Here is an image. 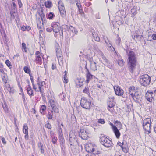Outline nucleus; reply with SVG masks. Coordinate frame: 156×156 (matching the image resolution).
I'll use <instances>...</instances> for the list:
<instances>
[{
	"instance_id": "1",
	"label": "nucleus",
	"mask_w": 156,
	"mask_h": 156,
	"mask_svg": "<svg viewBox=\"0 0 156 156\" xmlns=\"http://www.w3.org/2000/svg\"><path fill=\"white\" fill-rule=\"evenodd\" d=\"M126 52L128 56L127 64L129 70L133 72L137 64L136 55L133 51L127 49Z\"/></svg>"
},
{
	"instance_id": "2",
	"label": "nucleus",
	"mask_w": 156,
	"mask_h": 156,
	"mask_svg": "<svg viewBox=\"0 0 156 156\" xmlns=\"http://www.w3.org/2000/svg\"><path fill=\"white\" fill-rule=\"evenodd\" d=\"M151 80V77L147 74H145L140 76L139 81L142 85L147 86L149 84Z\"/></svg>"
},
{
	"instance_id": "3",
	"label": "nucleus",
	"mask_w": 156,
	"mask_h": 156,
	"mask_svg": "<svg viewBox=\"0 0 156 156\" xmlns=\"http://www.w3.org/2000/svg\"><path fill=\"white\" fill-rule=\"evenodd\" d=\"M100 141L101 143L105 147H109L112 146L113 144L112 141L105 136L101 137Z\"/></svg>"
},
{
	"instance_id": "4",
	"label": "nucleus",
	"mask_w": 156,
	"mask_h": 156,
	"mask_svg": "<svg viewBox=\"0 0 156 156\" xmlns=\"http://www.w3.org/2000/svg\"><path fill=\"white\" fill-rule=\"evenodd\" d=\"M81 106L86 109H90L91 105V101L85 98H82L80 102Z\"/></svg>"
},
{
	"instance_id": "5",
	"label": "nucleus",
	"mask_w": 156,
	"mask_h": 156,
	"mask_svg": "<svg viewBox=\"0 0 156 156\" xmlns=\"http://www.w3.org/2000/svg\"><path fill=\"white\" fill-rule=\"evenodd\" d=\"M69 140L71 145H76L78 144L76 140V137L75 134L71 131L69 134Z\"/></svg>"
},
{
	"instance_id": "6",
	"label": "nucleus",
	"mask_w": 156,
	"mask_h": 156,
	"mask_svg": "<svg viewBox=\"0 0 156 156\" xmlns=\"http://www.w3.org/2000/svg\"><path fill=\"white\" fill-rule=\"evenodd\" d=\"M90 133V131L86 128L81 129L79 133V136L83 140H87L88 138V135Z\"/></svg>"
},
{
	"instance_id": "7",
	"label": "nucleus",
	"mask_w": 156,
	"mask_h": 156,
	"mask_svg": "<svg viewBox=\"0 0 156 156\" xmlns=\"http://www.w3.org/2000/svg\"><path fill=\"white\" fill-rule=\"evenodd\" d=\"M35 62L37 64L41 65L42 63L41 57H43V55L38 51L35 53Z\"/></svg>"
},
{
	"instance_id": "8",
	"label": "nucleus",
	"mask_w": 156,
	"mask_h": 156,
	"mask_svg": "<svg viewBox=\"0 0 156 156\" xmlns=\"http://www.w3.org/2000/svg\"><path fill=\"white\" fill-rule=\"evenodd\" d=\"M37 82L39 89V91L42 94L44 91V88L46 87V83L44 81H40L39 78L37 81Z\"/></svg>"
},
{
	"instance_id": "9",
	"label": "nucleus",
	"mask_w": 156,
	"mask_h": 156,
	"mask_svg": "<svg viewBox=\"0 0 156 156\" xmlns=\"http://www.w3.org/2000/svg\"><path fill=\"white\" fill-rule=\"evenodd\" d=\"M117 145L120 146L122 151L124 153H126L128 152L129 147L128 144L126 142H122V143L120 142H118L117 143Z\"/></svg>"
},
{
	"instance_id": "10",
	"label": "nucleus",
	"mask_w": 156,
	"mask_h": 156,
	"mask_svg": "<svg viewBox=\"0 0 156 156\" xmlns=\"http://www.w3.org/2000/svg\"><path fill=\"white\" fill-rule=\"evenodd\" d=\"M48 104L52 108V109L54 111L55 113H58L59 109L56 106V103L53 99L50 100Z\"/></svg>"
},
{
	"instance_id": "11",
	"label": "nucleus",
	"mask_w": 156,
	"mask_h": 156,
	"mask_svg": "<svg viewBox=\"0 0 156 156\" xmlns=\"http://www.w3.org/2000/svg\"><path fill=\"white\" fill-rule=\"evenodd\" d=\"M154 94L152 91H148L146 94V98L147 100L150 102H151L154 100Z\"/></svg>"
},
{
	"instance_id": "12",
	"label": "nucleus",
	"mask_w": 156,
	"mask_h": 156,
	"mask_svg": "<svg viewBox=\"0 0 156 156\" xmlns=\"http://www.w3.org/2000/svg\"><path fill=\"white\" fill-rule=\"evenodd\" d=\"M115 94L119 96H122L123 94V90L119 86H115L114 87Z\"/></svg>"
},
{
	"instance_id": "13",
	"label": "nucleus",
	"mask_w": 156,
	"mask_h": 156,
	"mask_svg": "<svg viewBox=\"0 0 156 156\" xmlns=\"http://www.w3.org/2000/svg\"><path fill=\"white\" fill-rule=\"evenodd\" d=\"M51 27L54 32L58 33L59 31L60 25L58 22H53L51 24Z\"/></svg>"
},
{
	"instance_id": "14",
	"label": "nucleus",
	"mask_w": 156,
	"mask_h": 156,
	"mask_svg": "<svg viewBox=\"0 0 156 156\" xmlns=\"http://www.w3.org/2000/svg\"><path fill=\"white\" fill-rule=\"evenodd\" d=\"M28 128L27 124H24L23 127V132L25 134L24 136V138L26 140H27L29 139V135L28 133Z\"/></svg>"
},
{
	"instance_id": "15",
	"label": "nucleus",
	"mask_w": 156,
	"mask_h": 156,
	"mask_svg": "<svg viewBox=\"0 0 156 156\" xmlns=\"http://www.w3.org/2000/svg\"><path fill=\"white\" fill-rule=\"evenodd\" d=\"M86 82L87 84L90 81L93 79V77H95L94 76L90 74L88 69H87V73H86Z\"/></svg>"
},
{
	"instance_id": "16",
	"label": "nucleus",
	"mask_w": 156,
	"mask_h": 156,
	"mask_svg": "<svg viewBox=\"0 0 156 156\" xmlns=\"http://www.w3.org/2000/svg\"><path fill=\"white\" fill-rule=\"evenodd\" d=\"M84 79L81 78H77L75 80V83L78 87H80L83 85Z\"/></svg>"
},
{
	"instance_id": "17",
	"label": "nucleus",
	"mask_w": 156,
	"mask_h": 156,
	"mask_svg": "<svg viewBox=\"0 0 156 156\" xmlns=\"http://www.w3.org/2000/svg\"><path fill=\"white\" fill-rule=\"evenodd\" d=\"M86 151L87 152L89 153H91L95 148L93 145L91 143L87 144L85 147Z\"/></svg>"
},
{
	"instance_id": "18",
	"label": "nucleus",
	"mask_w": 156,
	"mask_h": 156,
	"mask_svg": "<svg viewBox=\"0 0 156 156\" xmlns=\"http://www.w3.org/2000/svg\"><path fill=\"white\" fill-rule=\"evenodd\" d=\"M26 88L27 93L29 95L30 97L33 96L34 94L31 86L30 85H28L26 87Z\"/></svg>"
},
{
	"instance_id": "19",
	"label": "nucleus",
	"mask_w": 156,
	"mask_h": 156,
	"mask_svg": "<svg viewBox=\"0 0 156 156\" xmlns=\"http://www.w3.org/2000/svg\"><path fill=\"white\" fill-rule=\"evenodd\" d=\"M58 6L59 10L61 13V11L64 12L65 7L61 1H59L58 3Z\"/></svg>"
},
{
	"instance_id": "20",
	"label": "nucleus",
	"mask_w": 156,
	"mask_h": 156,
	"mask_svg": "<svg viewBox=\"0 0 156 156\" xmlns=\"http://www.w3.org/2000/svg\"><path fill=\"white\" fill-rule=\"evenodd\" d=\"M90 67L93 71H96L97 69V66L96 63L93 61H90Z\"/></svg>"
},
{
	"instance_id": "21",
	"label": "nucleus",
	"mask_w": 156,
	"mask_h": 156,
	"mask_svg": "<svg viewBox=\"0 0 156 156\" xmlns=\"http://www.w3.org/2000/svg\"><path fill=\"white\" fill-rule=\"evenodd\" d=\"M37 23L38 29H41L43 27V24L42 18H38L37 19Z\"/></svg>"
},
{
	"instance_id": "22",
	"label": "nucleus",
	"mask_w": 156,
	"mask_h": 156,
	"mask_svg": "<svg viewBox=\"0 0 156 156\" xmlns=\"http://www.w3.org/2000/svg\"><path fill=\"white\" fill-rule=\"evenodd\" d=\"M144 129L146 131V133L147 132V133L149 134L150 133V129L151 124H147V125H143Z\"/></svg>"
},
{
	"instance_id": "23",
	"label": "nucleus",
	"mask_w": 156,
	"mask_h": 156,
	"mask_svg": "<svg viewBox=\"0 0 156 156\" xmlns=\"http://www.w3.org/2000/svg\"><path fill=\"white\" fill-rule=\"evenodd\" d=\"M54 111L52 110H49L48 111V114L47 115V117L49 119H53V116L54 113Z\"/></svg>"
},
{
	"instance_id": "24",
	"label": "nucleus",
	"mask_w": 156,
	"mask_h": 156,
	"mask_svg": "<svg viewBox=\"0 0 156 156\" xmlns=\"http://www.w3.org/2000/svg\"><path fill=\"white\" fill-rule=\"evenodd\" d=\"M29 76L30 77V80L32 83V85L33 86V88L35 90V91L38 92V89L37 88V87L34 84L33 76H32L31 74H30Z\"/></svg>"
},
{
	"instance_id": "25",
	"label": "nucleus",
	"mask_w": 156,
	"mask_h": 156,
	"mask_svg": "<svg viewBox=\"0 0 156 156\" xmlns=\"http://www.w3.org/2000/svg\"><path fill=\"white\" fill-rule=\"evenodd\" d=\"M39 108L40 112L43 115H44L46 109V106L45 105H41L40 106Z\"/></svg>"
},
{
	"instance_id": "26",
	"label": "nucleus",
	"mask_w": 156,
	"mask_h": 156,
	"mask_svg": "<svg viewBox=\"0 0 156 156\" xmlns=\"http://www.w3.org/2000/svg\"><path fill=\"white\" fill-rule=\"evenodd\" d=\"M56 56L58 58V60L59 63H60V61L61 62L62 61V54L61 50H59V51L56 52Z\"/></svg>"
},
{
	"instance_id": "27",
	"label": "nucleus",
	"mask_w": 156,
	"mask_h": 156,
	"mask_svg": "<svg viewBox=\"0 0 156 156\" xmlns=\"http://www.w3.org/2000/svg\"><path fill=\"white\" fill-rule=\"evenodd\" d=\"M129 90L130 94L131 95V96L133 98V99H134V98L135 97V95L133 94V93L132 92H135V87H134L133 86L129 88Z\"/></svg>"
},
{
	"instance_id": "28",
	"label": "nucleus",
	"mask_w": 156,
	"mask_h": 156,
	"mask_svg": "<svg viewBox=\"0 0 156 156\" xmlns=\"http://www.w3.org/2000/svg\"><path fill=\"white\" fill-rule=\"evenodd\" d=\"M113 130L114 131L116 138L118 139L119 138L120 135V133L117 128V127L115 128Z\"/></svg>"
},
{
	"instance_id": "29",
	"label": "nucleus",
	"mask_w": 156,
	"mask_h": 156,
	"mask_svg": "<svg viewBox=\"0 0 156 156\" xmlns=\"http://www.w3.org/2000/svg\"><path fill=\"white\" fill-rule=\"evenodd\" d=\"M103 38L104 40L105 43L107 44V45L108 46V47L111 48L112 46V45L111 44L110 41L108 40L107 37H103Z\"/></svg>"
},
{
	"instance_id": "30",
	"label": "nucleus",
	"mask_w": 156,
	"mask_h": 156,
	"mask_svg": "<svg viewBox=\"0 0 156 156\" xmlns=\"http://www.w3.org/2000/svg\"><path fill=\"white\" fill-rule=\"evenodd\" d=\"M151 119L150 118H147L145 119L143 121V125H147V124H151Z\"/></svg>"
},
{
	"instance_id": "31",
	"label": "nucleus",
	"mask_w": 156,
	"mask_h": 156,
	"mask_svg": "<svg viewBox=\"0 0 156 156\" xmlns=\"http://www.w3.org/2000/svg\"><path fill=\"white\" fill-rule=\"evenodd\" d=\"M5 87L7 90L10 93H13V89L10 87V85L7 84L5 85Z\"/></svg>"
},
{
	"instance_id": "32",
	"label": "nucleus",
	"mask_w": 156,
	"mask_h": 156,
	"mask_svg": "<svg viewBox=\"0 0 156 156\" xmlns=\"http://www.w3.org/2000/svg\"><path fill=\"white\" fill-rule=\"evenodd\" d=\"M23 70L24 71L27 73L31 74L30 73L31 70L30 69V67H28L27 66H25L23 68Z\"/></svg>"
},
{
	"instance_id": "33",
	"label": "nucleus",
	"mask_w": 156,
	"mask_h": 156,
	"mask_svg": "<svg viewBox=\"0 0 156 156\" xmlns=\"http://www.w3.org/2000/svg\"><path fill=\"white\" fill-rule=\"evenodd\" d=\"M38 146L40 148V150L42 154L44 153V146L41 143H39L38 144Z\"/></svg>"
},
{
	"instance_id": "34",
	"label": "nucleus",
	"mask_w": 156,
	"mask_h": 156,
	"mask_svg": "<svg viewBox=\"0 0 156 156\" xmlns=\"http://www.w3.org/2000/svg\"><path fill=\"white\" fill-rule=\"evenodd\" d=\"M142 37V35H139L137 33H136L134 34L133 39L136 41L139 40Z\"/></svg>"
},
{
	"instance_id": "35",
	"label": "nucleus",
	"mask_w": 156,
	"mask_h": 156,
	"mask_svg": "<svg viewBox=\"0 0 156 156\" xmlns=\"http://www.w3.org/2000/svg\"><path fill=\"white\" fill-rule=\"evenodd\" d=\"M1 77L3 81L6 84L7 83L8 80V77L7 74L4 75H1Z\"/></svg>"
},
{
	"instance_id": "36",
	"label": "nucleus",
	"mask_w": 156,
	"mask_h": 156,
	"mask_svg": "<svg viewBox=\"0 0 156 156\" xmlns=\"http://www.w3.org/2000/svg\"><path fill=\"white\" fill-rule=\"evenodd\" d=\"M3 108L5 113H8L9 112V108L6 102H4V104L2 105Z\"/></svg>"
},
{
	"instance_id": "37",
	"label": "nucleus",
	"mask_w": 156,
	"mask_h": 156,
	"mask_svg": "<svg viewBox=\"0 0 156 156\" xmlns=\"http://www.w3.org/2000/svg\"><path fill=\"white\" fill-rule=\"evenodd\" d=\"M51 141L53 144H55L56 143L57 138L56 136H54V135L52 134L51 136Z\"/></svg>"
},
{
	"instance_id": "38",
	"label": "nucleus",
	"mask_w": 156,
	"mask_h": 156,
	"mask_svg": "<svg viewBox=\"0 0 156 156\" xmlns=\"http://www.w3.org/2000/svg\"><path fill=\"white\" fill-rule=\"evenodd\" d=\"M92 35L94 37V39L97 41H99L100 38L98 36V35L95 32L92 33Z\"/></svg>"
},
{
	"instance_id": "39",
	"label": "nucleus",
	"mask_w": 156,
	"mask_h": 156,
	"mask_svg": "<svg viewBox=\"0 0 156 156\" xmlns=\"http://www.w3.org/2000/svg\"><path fill=\"white\" fill-rule=\"evenodd\" d=\"M2 38L3 41L4 43L5 44H6V45L8 46V42L9 41V40L6 37V34L4 32V34H3V36H2Z\"/></svg>"
},
{
	"instance_id": "40",
	"label": "nucleus",
	"mask_w": 156,
	"mask_h": 156,
	"mask_svg": "<svg viewBox=\"0 0 156 156\" xmlns=\"http://www.w3.org/2000/svg\"><path fill=\"white\" fill-rule=\"evenodd\" d=\"M83 92L88 95L90 94L89 87L88 86H86L83 90Z\"/></svg>"
},
{
	"instance_id": "41",
	"label": "nucleus",
	"mask_w": 156,
	"mask_h": 156,
	"mask_svg": "<svg viewBox=\"0 0 156 156\" xmlns=\"http://www.w3.org/2000/svg\"><path fill=\"white\" fill-rule=\"evenodd\" d=\"M22 49L23 52H27V48L26 44L24 43H22Z\"/></svg>"
},
{
	"instance_id": "42",
	"label": "nucleus",
	"mask_w": 156,
	"mask_h": 156,
	"mask_svg": "<svg viewBox=\"0 0 156 156\" xmlns=\"http://www.w3.org/2000/svg\"><path fill=\"white\" fill-rule=\"evenodd\" d=\"M5 63L7 66L10 69L12 68V65L10 61L9 60H6Z\"/></svg>"
},
{
	"instance_id": "43",
	"label": "nucleus",
	"mask_w": 156,
	"mask_h": 156,
	"mask_svg": "<svg viewBox=\"0 0 156 156\" xmlns=\"http://www.w3.org/2000/svg\"><path fill=\"white\" fill-rule=\"evenodd\" d=\"M52 3L50 1H47L45 3V6L47 8H50L51 6Z\"/></svg>"
},
{
	"instance_id": "44",
	"label": "nucleus",
	"mask_w": 156,
	"mask_h": 156,
	"mask_svg": "<svg viewBox=\"0 0 156 156\" xmlns=\"http://www.w3.org/2000/svg\"><path fill=\"white\" fill-rule=\"evenodd\" d=\"M55 16L54 14V13L50 12L48 15L47 18L49 20L52 19L54 16Z\"/></svg>"
},
{
	"instance_id": "45",
	"label": "nucleus",
	"mask_w": 156,
	"mask_h": 156,
	"mask_svg": "<svg viewBox=\"0 0 156 156\" xmlns=\"http://www.w3.org/2000/svg\"><path fill=\"white\" fill-rule=\"evenodd\" d=\"M106 66H107L110 69H112L113 68V66L112 63L110 62L109 61L107 63L105 64Z\"/></svg>"
},
{
	"instance_id": "46",
	"label": "nucleus",
	"mask_w": 156,
	"mask_h": 156,
	"mask_svg": "<svg viewBox=\"0 0 156 156\" xmlns=\"http://www.w3.org/2000/svg\"><path fill=\"white\" fill-rule=\"evenodd\" d=\"M59 96L62 100L64 101L66 99V95L65 94L62 92V93L60 94Z\"/></svg>"
},
{
	"instance_id": "47",
	"label": "nucleus",
	"mask_w": 156,
	"mask_h": 156,
	"mask_svg": "<svg viewBox=\"0 0 156 156\" xmlns=\"http://www.w3.org/2000/svg\"><path fill=\"white\" fill-rule=\"evenodd\" d=\"M39 15L41 16V18H42V20H43V19L45 18V15L44 14L42 10H41V12L39 13Z\"/></svg>"
},
{
	"instance_id": "48",
	"label": "nucleus",
	"mask_w": 156,
	"mask_h": 156,
	"mask_svg": "<svg viewBox=\"0 0 156 156\" xmlns=\"http://www.w3.org/2000/svg\"><path fill=\"white\" fill-rule=\"evenodd\" d=\"M70 29L71 30L72 32L73 33L76 34L77 33V31L76 30L74 27H73L72 26H71L70 27Z\"/></svg>"
},
{
	"instance_id": "49",
	"label": "nucleus",
	"mask_w": 156,
	"mask_h": 156,
	"mask_svg": "<svg viewBox=\"0 0 156 156\" xmlns=\"http://www.w3.org/2000/svg\"><path fill=\"white\" fill-rule=\"evenodd\" d=\"M118 63L119 66H122L124 65V61L123 59H122L119 60Z\"/></svg>"
},
{
	"instance_id": "50",
	"label": "nucleus",
	"mask_w": 156,
	"mask_h": 156,
	"mask_svg": "<svg viewBox=\"0 0 156 156\" xmlns=\"http://www.w3.org/2000/svg\"><path fill=\"white\" fill-rule=\"evenodd\" d=\"M60 140V142L61 144H63L65 143V140L63 137L59 138Z\"/></svg>"
},
{
	"instance_id": "51",
	"label": "nucleus",
	"mask_w": 156,
	"mask_h": 156,
	"mask_svg": "<svg viewBox=\"0 0 156 156\" xmlns=\"http://www.w3.org/2000/svg\"><path fill=\"white\" fill-rule=\"evenodd\" d=\"M93 154H98L100 153V152L99 151H98L97 150H96L95 149L92 152Z\"/></svg>"
},
{
	"instance_id": "52",
	"label": "nucleus",
	"mask_w": 156,
	"mask_h": 156,
	"mask_svg": "<svg viewBox=\"0 0 156 156\" xmlns=\"http://www.w3.org/2000/svg\"><path fill=\"white\" fill-rule=\"evenodd\" d=\"M102 59L103 60V62H104L105 64L106 63H107L108 62V60L106 58V57L105 56H103L102 57Z\"/></svg>"
},
{
	"instance_id": "53",
	"label": "nucleus",
	"mask_w": 156,
	"mask_h": 156,
	"mask_svg": "<svg viewBox=\"0 0 156 156\" xmlns=\"http://www.w3.org/2000/svg\"><path fill=\"white\" fill-rule=\"evenodd\" d=\"M112 102L111 101L109 102V103L108 104V107L110 108H112L114 106V105Z\"/></svg>"
},
{
	"instance_id": "54",
	"label": "nucleus",
	"mask_w": 156,
	"mask_h": 156,
	"mask_svg": "<svg viewBox=\"0 0 156 156\" xmlns=\"http://www.w3.org/2000/svg\"><path fill=\"white\" fill-rule=\"evenodd\" d=\"M63 137V135L62 132V130L61 129V130L59 131V136L58 138L60 137Z\"/></svg>"
},
{
	"instance_id": "55",
	"label": "nucleus",
	"mask_w": 156,
	"mask_h": 156,
	"mask_svg": "<svg viewBox=\"0 0 156 156\" xmlns=\"http://www.w3.org/2000/svg\"><path fill=\"white\" fill-rule=\"evenodd\" d=\"M45 127L48 129H51V125L49 123H48L46 124H45Z\"/></svg>"
},
{
	"instance_id": "56",
	"label": "nucleus",
	"mask_w": 156,
	"mask_h": 156,
	"mask_svg": "<svg viewBox=\"0 0 156 156\" xmlns=\"http://www.w3.org/2000/svg\"><path fill=\"white\" fill-rule=\"evenodd\" d=\"M55 50L56 52L59 51V50H61L59 46L58 45H55Z\"/></svg>"
},
{
	"instance_id": "57",
	"label": "nucleus",
	"mask_w": 156,
	"mask_h": 156,
	"mask_svg": "<svg viewBox=\"0 0 156 156\" xmlns=\"http://www.w3.org/2000/svg\"><path fill=\"white\" fill-rule=\"evenodd\" d=\"M98 122L102 124H104L105 123V122L104 119H100L98 120Z\"/></svg>"
},
{
	"instance_id": "58",
	"label": "nucleus",
	"mask_w": 156,
	"mask_h": 156,
	"mask_svg": "<svg viewBox=\"0 0 156 156\" xmlns=\"http://www.w3.org/2000/svg\"><path fill=\"white\" fill-rule=\"evenodd\" d=\"M4 66L1 63H0V73L4 70Z\"/></svg>"
},
{
	"instance_id": "59",
	"label": "nucleus",
	"mask_w": 156,
	"mask_h": 156,
	"mask_svg": "<svg viewBox=\"0 0 156 156\" xmlns=\"http://www.w3.org/2000/svg\"><path fill=\"white\" fill-rule=\"evenodd\" d=\"M115 125L116 126H121L122 124L119 121L117 120L116 121H115Z\"/></svg>"
},
{
	"instance_id": "60",
	"label": "nucleus",
	"mask_w": 156,
	"mask_h": 156,
	"mask_svg": "<svg viewBox=\"0 0 156 156\" xmlns=\"http://www.w3.org/2000/svg\"><path fill=\"white\" fill-rule=\"evenodd\" d=\"M78 9L79 12L81 14V15H84V13L82 9H80V8H78Z\"/></svg>"
},
{
	"instance_id": "61",
	"label": "nucleus",
	"mask_w": 156,
	"mask_h": 156,
	"mask_svg": "<svg viewBox=\"0 0 156 156\" xmlns=\"http://www.w3.org/2000/svg\"><path fill=\"white\" fill-rule=\"evenodd\" d=\"M151 37L153 40H156V34H153L151 35Z\"/></svg>"
},
{
	"instance_id": "62",
	"label": "nucleus",
	"mask_w": 156,
	"mask_h": 156,
	"mask_svg": "<svg viewBox=\"0 0 156 156\" xmlns=\"http://www.w3.org/2000/svg\"><path fill=\"white\" fill-rule=\"evenodd\" d=\"M109 99L110 100V102H113L115 98L113 96H111L109 98Z\"/></svg>"
},
{
	"instance_id": "63",
	"label": "nucleus",
	"mask_w": 156,
	"mask_h": 156,
	"mask_svg": "<svg viewBox=\"0 0 156 156\" xmlns=\"http://www.w3.org/2000/svg\"><path fill=\"white\" fill-rule=\"evenodd\" d=\"M22 98L23 100V102L25 103L26 102V100H25V95H24L23 93H22Z\"/></svg>"
},
{
	"instance_id": "64",
	"label": "nucleus",
	"mask_w": 156,
	"mask_h": 156,
	"mask_svg": "<svg viewBox=\"0 0 156 156\" xmlns=\"http://www.w3.org/2000/svg\"><path fill=\"white\" fill-rule=\"evenodd\" d=\"M110 125L112 126V130H113L115 128H117V127L115 126H114L112 123L111 122H110Z\"/></svg>"
}]
</instances>
